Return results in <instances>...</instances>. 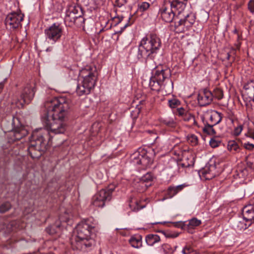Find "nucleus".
I'll use <instances>...</instances> for the list:
<instances>
[{
  "label": "nucleus",
  "instance_id": "1",
  "mask_svg": "<svg viewBox=\"0 0 254 254\" xmlns=\"http://www.w3.org/2000/svg\"><path fill=\"white\" fill-rule=\"evenodd\" d=\"M70 107V101L64 97L48 100L45 103L46 112L42 115V122L46 129L35 130L28 148L32 158H38L46 149L48 139L51 134H64L67 129L66 120Z\"/></svg>",
  "mask_w": 254,
  "mask_h": 254
},
{
  "label": "nucleus",
  "instance_id": "2",
  "mask_svg": "<svg viewBox=\"0 0 254 254\" xmlns=\"http://www.w3.org/2000/svg\"><path fill=\"white\" fill-rule=\"evenodd\" d=\"M94 231L95 227L90 224L89 220L79 223L70 240L72 249L85 250L94 246L95 244Z\"/></svg>",
  "mask_w": 254,
  "mask_h": 254
},
{
  "label": "nucleus",
  "instance_id": "3",
  "mask_svg": "<svg viewBox=\"0 0 254 254\" xmlns=\"http://www.w3.org/2000/svg\"><path fill=\"white\" fill-rule=\"evenodd\" d=\"M161 46V40L156 34H148L140 42L137 57L138 59L154 60L159 54Z\"/></svg>",
  "mask_w": 254,
  "mask_h": 254
},
{
  "label": "nucleus",
  "instance_id": "4",
  "mask_svg": "<svg viewBox=\"0 0 254 254\" xmlns=\"http://www.w3.org/2000/svg\"><path fill=\"white\" fill-rule=\"evenodd\" d=\"M97 79L96 67L93 64L87 65L80 70L79 80L81 81L76 88L79 96L89 94L94 88Z\"/></svg>",
  "mask_w": 254,
  "mask_h": 254
},
{
  "label": "nucleus",
  "instance_id": "5",
  "mask_svg": "<svg viewBox=\"0 0 254 254\" xmlns=\"http://www.w3.org/2000/svg\"><path fill=\"white\" fill-rule=\"evenodd\" d=\"M171 76L170 68L164 65L156 66L152 71L149 86L152 90L159 91L165 88L166 80H169Z\"/></svg>",
  "mask_w": 254,
  "mask_h": 254
},
{
  "label": "nucleus",
  "instance_id": "6",
  "mask_svg": "<svg viewBox=\"0 0 254 254\" xmlns=\"http://www.w3.org/2000/svg\"><path fill=\"white\" fill-rule=\"evenodd\" d=\"M115 189L114 184H110L105 189L101 190L92 197L91 204L96 207H103L107 202L111 200Z\"/></svg>",
  "mask_w": 254,
  "mask_h": 254
},
{
  "label": "nucleus",
  "instance_id": "7",
  "mask_svg": "<svg viewBox=\"0 0 254 254\" xmlns=\"http://www.w3.org/2000/svg\"><path fill=\"white\" fill-rule=\"evenodd\" d=\"M34 96V89L30 86H26L23 89L20 96L18 95L13 96L11 104L15 105L18 108H23L24 104L30 102Z\"/></svg>",
  "mask_w": 254,
  "mask_h": 254
},
{
  "label": "nucleus",
  "instance_id": "8",
  "mask_svg": "<svg viewBox=\"0 0 254 254\" xmlns=\"http://www.w3.org/2000/svg\"><path fill=\"white\" fill-rule=\"evenodd\" d=\"M11 125V130L10 131H7L9 132L8 137L9 138V141L20 140L27 135V129L20 124L18 118H13Z\"/></svg>",
  "mask_w": 254,
  "mask_h": 254
},
{
  "label": "nucleus",
  "instance_id": "9",
  "mask_svg": "<svg viewBox=\"0 0 254 254\" xmlns=\"http://www.w3.org/2000/svg\"><path fill=\"white\" fill-rule=\"evenodd\" d=\"M63 32V27L58 23H54L44 30L46 41L51 44L60 40Z\"/></svg>",
  "mask_w": 254,
  "mask_h": 254
},
{
  "label": "nucleus",
  "instance_id": "10",
  "mask_svg": "<svg viewBox=\"0 0 254 254\" xmlns=\"http://www.w3.org/2000/svg\"><path fill=\"white\" fill-rule=\"evenodd\" d=\"M24 14L20 11L12 12L7 15L5 19V24L7 29L14 30L21 27V22L23 20Z\"/></svg>",
  "mask_w": 254,
  "mask_h": 254
},
{
  "label": "nucleus",
  "instance_id": "11",
  "mask_svg": "<svg viewBox=\"0 0 254 254\" xmlns=\"http://www.w3.org/2000/svg\"><path fill=\"white\" fill-rule=\"evenodd\" d=\"M195 20V17L193 13H190L187 14L184 18L180 19L175 23V27L178 29L180 32H184L188 30L192 26Z\"/></svg>",
  "mask_w": 254,
  "mask_h": 254
},
{
  "label": "nucleus",
  "instance_id": "12",
  "mask_svg": "<svg viewBox=\"0 0 254 254\" xmlns=\"http://www.w3.org/2000/svg\"><path fill=\"white\" fill-rule=\"evenodd\" d=\"M78 8L74 6H71L66 10L64 22L68 26L71 27L73 25L79 26L80 25L76 22V18L77 17Z\"/></svg>",
  "mask_w": 254,
  "mask_h": 254
},
{
  "label": "nucleus",
  "instance_id": "13",
  "mask_svg": "<svg viewBox=\"0 0 254 254\" xmlns=\"http://www.w3.org/2000/svg\"><path fill=\"white\" fill-rule=\"evenodd\" d=\"M158 13L163 21L168 23L173 21L175 14L174 10L170 7V3L165 1L160 9Z\"/></svg>",
  "mask_w": 254,
  "mask_h": 254
},
{
  "label": "nucleus",
  "instance_id": "14",
  "mask_svg": "<svg viewBox=\"0 0 254 254\" xmlns=\"http://www.w3.org/2000/svg\"><path fill=\"white\" fill-rule=\"evenodd\" d=\"M213 95L212 93L207 89H203L199 92L197 96L198 104L201 106H207L211 103Z\"/></svg>",
  "mask_w": 254,
  "mask_h": 254
},
{
  "label": "nucleus",
  "instance_id": "15",
  "mask_svg": "<svg viewBox=\"0 0 254 254\" xmlns=\"http://www.w3.org/2000/svg\"><path fill=\"white\" fill-rule=\"evenodd\" d=\"M242 215L251 224L254 222V199L243 208Z\"/></svg>",
  "mask_w": 254,
  "mask_h": 254
},
{
  "label": "nucleus",
  "instance_id": "16",
  "mask_svg": "<svg viewBox=\"0 0 254 254\" xmlns=\"http://www.w3.org/2000/svg\"><path fill=\"white\" fill-rule=\"evenodd\" d=\"M232 227L236 231H242L248 228L251 224L244 217H239L233 220Z\"/></svg>",
  "mask_w": 254,
  "mask_h": 254
},
{
  "label": "nucleus",
  "instance_id": "17",
  "mask_svg": "<svg viewBox=\"0 0 254 254\" xmlns=\"http://www.w3.org/2000/svg\"><path fill=\"white\" fill-rule=\"evenodd\" d=\"M205 116L208 118L207 123L214 126L219 124L221 121L223 117L222 113L215 110L207 112Z\"/></svg>",
  "mask_w": 254,
  "mask_h": 254
},
{
  "label": "nucleus",
  "instance_id": "18",
  "mask_svg": "<svg viewBox=\"0 0 254 254\" xmlns=\"http://www.w3.org/2000/svg\"><path fill=\"white\" fill-rule=\"evenodd\" d=\"M188 0H173L172 1H166L170 3V6L174 10V12L178 10L180 13L185 7Z\"/></svg>",
  "mask_w": 254,
  "mask_h": 254
},
{
  "label": "nucleus",
  "instance_id": "19",
  "mask_svg": "<svg viewBox=\"0 0 254 254\" xmlns=\"http://www.w3.org/2000/svg\"><path fill=\"white\" fill-rule=\"evenodd\" d=\"M189 185L186 183L175 186H170L166 192L167 198H172L176 195L179 192L182 191L185 188L188 187Z\"/></svg>",
  "mask_w": 254,
  "mask_h": 254
},
{
  "label": "nucleus",
  "instance_id": "20",
  "mask_svg": "<svg viewBox=\"0 0 254 254\" xmlns=\"http://www.w3.org/2000/svg\"><path fill=\"white\" fill-rule=\"evenodd\" d=\"M246 94L249 96L250 100H254V80H252L248 81L244 86Z\"/></svg>",
  "mask_w": 254,
  "mask_h": 254
},
{
  "label": "nucleus",
  "instance_id": "21",
  "mask_svg": "<svg viewBox=\"0 0 254 254\" xmlns=\"http://www.w3.org/2000/svg\"><path fill=\"white\" fill-rule=\"evenodd\" d=\"M141 156L140 165H141L143 168L149 167L152 163L153 161L146 153L145 150L141 149Z\"/></svg>",
  "mask_w": 254,
  "mask_h": 254
},
{
  "label": "nucleus",
  "instance_id": "22",
  "mask_svg": "<svg viewBox=\"0 0 254 254\" xmlns=\"http://www.w3.org/2000/svg\"><path fill=\"white\" fill-rule=\"evenodd\" d=\"M129 242L132 247L138 249L142 246V237L139 235H134L130 238Z\"/></svg>",
  "mask_w": 254,
  "mask_h": 254
},
{
  "label": "nucleus",
  "instance_id": "23",
  "mask_svg": "<svg viewBox=\"0 0 254 254\" xmlns=\"http://www.w3.org/2000/svg\"><path fill=\"white\" fill-rule=\"evenodd\" d=\"M140 201L137 200L136 198H132L129 203L130 209L133 211L136 212L144 208L145 206L140 204Z\"/></svg>",
  "mask_w": 254,
  "mask_h": 254
},
{
  "label": "nucleus",
  "instance_id": "24",
  "mask_svg": "<svg viewBox=\"0 0 254 254\" xmlns=\"http://www.w3.org/2000/svg\"><path fill=\"white\" fill-rule=\"evenodd\" d=\"M201 224V221L196 218H192L188 221L187 226L190 233H192L193 230Z\"/></svg>",
  "mask_w": 254,
  "mask_h": 254
},
{
  "label": "nucleus",
  "instance_id": "25",
  "mask_svg": "<svg viewBox=\"0 0 254 254\" xmlns=\"http://www.w3.org/2000/svg\"><path fill=\"white\" fill-rule=\"evenodd\" d=\"M160 240V238L157 235L149 234L146 237V242L149 246H153L155 243L159 242Z\"/></svg>",
  "mask_w": 254,
  "mask_h": 254
},
{
  "label": "nucleus",
  "instance_id": "26",
  "mask_svg": "<svg viewBox=\"0 0 254 254\" xmlns=\"http://www.w3.org/2000/svg\"><path fill=\"white\" fill-rule=\"evenodd\" d=\"M184 121L189 122L190 126H197L194 117L189 112H187L183 117Z\"/></svg>",
  "mask_w": 254,
  "mask_h": 254
},
{
  "label": "nucleus",
  "instance_id": "27",
  "mask_svg": "<svg viewBox=\"0 0 254 254\" xmlns=\"http://www.w3.org/2000/svg\"><path fill=\"white\" fill-rule=\"evenodd\" d=\"M141 153L140 151L134 152L130 156V160L134 165H140L141 161Z\"/></svg>",
  "mask_w": 254,
  "mask_h": 254
},
{
  "label": "nucleus",
  "instance_id": "28",
  "mask_svg": "<svg viewBox=\"0 0 254 254\" xmlns=\"http://www.w3.org/2000/svg\"><path fill=\"white\" fill-rule=\"evenodd\" d=\"M214 126V125L206 123V124H204V127L203 128V132L209 135H216L217 133L215 129L213 128Z\"/></svg>",
  "mask_w": 254,
  "mask_h": 254
},
{
  "label": "nucleus",
  "instance_id": "29",
  "mask_svg": "<svg viewBox=\"0 0 254 254\" xmlns=\"http://www.w3.org/2000/svg\"><path fill=\"white\" fill-rule=\"evenodd\" d=\"M228 149L233 153L237 152L240 150L238 144L235 141H230L228 142Z\"/></svg>",
  "mask_w": 254,
  "mask_h": 254
},
{
  "label": "nucleus",
  "instance_id": "30",
  "mask_svg": "<svg viewBox=\"0 0 254 254\" xmlns=\"http://www.w3.org/2000/svg\"><path fill=\"white\" fill-rule=\"evenodd\" d=\"M14 222H11L7 224H4L1 228V231L5 234H8L14 230L13 226L14 225Z\"/></svg>",
  "mask_w": 254,
  "mask_h": 254
},
{
  "label": "nucleus",
  "instance_id": "31",
  "mask_svg": "<svg viewBox=\"0 0 254 254\" xmlns=\"http://www.w3.org/2000/svg\"><path fill=\"white\" fill-rule=\"evenodd\" d=\"M177 247H172L168 244H164L162 246V249L166 254H172L175 251Z\"/></svg>",
  "mask_w": 254,
  "mask_h": 254
},
{
  "label": "nucleus",
  "instance_id": "32",
  "mask_svg": "<svg viewBox=\"0 0 254 254\" xmlns=\"http://www.w3.org/2000/svg\"><path fill=\"white\" fill-rule=\"evenodd\" d=\"M188 141L191 144L192 146H195L198 143L197 137L193 134H189L187 136Z\"/></svg>",
  "mask_w": 254,
  "mask_h": 254
},
{
  "label": "nucleus",
  "instance_id": "33",
  "mask_svg": "<svg viewBox=\"0 0 254 254\" xmlns=\"http://www.w3.org/2000/svg\"><path fill=\"white\" fill-rule=\"evenodd\" d=\"M11 207V204L9 202H5L0 206V213H4L8 211Z\"/></svg>",
  "mask_w": 254,
  "mask_h": 254
},
{
  "label": "nucleus",
  "instance_id": "34",
  "mask_svg": "<svg viewBox=\"0 0 254 254\" xmlns=\"http://www.w3.org/2000/svg\"><path fill=\"white\" fill-rule=\"evenodd\" d=\"M180 101L176 98H173L168 101V105L171 108H177L180 105Z\"/></svg>",
  "mask_w": 254,
  "mask_h": 254
},
{
  "label": "nucleus",
  "instance_id": "35",
  "mask_svg": "<svg viewBox=\"0 0 254 254\" xmlns=\"http://www.w3.org/2000/svg\"><path fill=\"white\" fill-rule=\"evenodd\" d=\"M243 129V125L241 124H238L237 126L234 127L233 134L235 136L239 135Z\"/></svg>",
  "mask_w": 254,
  "mask_h": 254
},
{
  "label": "nucleus",
  "instance_id": "36",
  "mask_svg": "<svg viewBox=\"0 0 254 254\" xmlns=\"http://www.w3.org/2000/svg\"><path fill=\"white\" fill-rule=\"evenodd\" d=\"M214 168V166H211L210 168H209V171H207V168H205L203 172H202V174L204 175H205L207 179H209L210 178H211L213 177L215 175L213 173H211V172L212 171V169Z\"/></svg>",
  "mask_w": 254,
  "mask_h": 254
},
{
  "label": "nucleus",
  "instance_id": "37",
  "mask_svg": "<svg viewBox=\"0 0 254 254\" xmlns=\"http://www.w3.org/2000/svg\"><path fill=\"white\" fill-rule=\"evenodd\" d=\"M163 122L167 126L172 128L175 127L177 125L176 122L173 119H165Z\"/></svg>",
  "mask_w": 254,
  "mask_h": 254
},
{
  "label": "nucleus",
  "instance_id": "38",
  "mask_svg": "<svg viewBox=\"0 0 254 254\" xmlns=\"http://www.w3.org/2000/svg\"><path fill=\"white\" fill-rule=\"evenodd\" d=\"M150 6V4L147 2H142L138 5V10L140 12L146 11Z\"/></svg>",
  "mask_w": 254,
  "mask_h": 254
},
{
  "label": "nucleus",
  "instance_id": "39",
  "mask_svg": "<svg viewBox=\"0 0 254 254\" xmlns=\"http://www.w3.org/2000/svg\"><path fill=\"white\" fill-rule=\"evenodd\" d=\"M213 97H215L219 100L221 99L223 97V92L220 89L217 88L214 91Z\"/></svg>",
  "mask_w": 254,
  "mask_h": 254
},
{
  "label": "nucleus",
  "instance_id": "40",
  "mask_svg": "<svg viewBox=\"0 0 254 254\" xmlns=\"http://www.w3.org/2000/svg\"><path fill=\"white\" fill-rule=\"evenodd\" d=\"M221 142L214 138H211L209 141V144L212 148L218 147L220 144Z\"/></svg>",
  "mask_w": 254,
  "mask_h": 254
},
{
  "label": "nucleus",
  "instance_id": "41",
  "mask_svg": "<svg viewBox=\"0 0 254 254\" xmlns=\"http://www.w3.org/2000/svg\"><path fill=\"white\" fill-rule=\"evenodd\" d=\"M70 216L71 215L66 212L64 215L60 216L59 219L61 222H67L70 218Z\"/></svg>",
  "mask_w": 254,
  "mask_h": 254
},
{
  "label": "nucleus",
  "instance_id": "42",
  "mask_svg": "<svg viewBox=\"0 0 254 254\" xmlns=\"http://www.w3.org/2000/svg\"><path fill=\"white\" fill-rule=\"evenodd\" d=\"M242 146L244 148L249 151H252L254 149V144L249 142L242 143Z\"/></svg>",
  "mask_w": 254,
  "mask_h": 254
},
{
  "label": "nucleus",
  "instance_id": "43",
  "mask_svg": "<svg viewBox=\"0 0 254 254\" xmlns=\"http://www.w3.org/2000/svg\"><path fill=\"white\" fill-rule=\"evenodd\" d=\"M193 252L192 248L190 246H186L182 250L183 254H190Z\"/></svg>",
  "mask_w": 254,
  "mask_h": 254
},
{
  "label": "nucleus",
  "instance_id": "44",
  "mask_svg": "<svg viewBox=\"0 0 254 254\" xmlns=\"http://www.w3.org/2000/svg\"><path fill=\"white\" fill-rule=\"evenodd\" d=\"M177 112L179 116L183 117L187 112L184 108H178Z\"/></svg>",
  "mask_w": 254,
  "mask_h": 254
},
{
  "label": "nucleus",
  "instance_id": "45",
  "mask_svg": "<svg viewBox=\"0 0 254 254\" xmlns=\"http://www.w3.org/2000/svg\"><path fill=\"white\" fill-rule=\"evenodd\" d=\"M77 17L76 18V22H78L80 25L78 26H82L83 23L84 22V18L81 16L80 14H78Z\"/></svg>",
  "mask_w": 254,
  "mask_h": 254
},
{
  "label": "nucleus",
  "instance_id": "46",
  "mask_svg": "<svg viewBox=\"0 0 254 254\" xmlns=\"http://www.w3.org/2000/svg\"><path fill=\"white\" fill-rule=\"evenodd\" d=\"M248 7L251 12H254V0H251L248 4Z\"/></svg>",
  "mask_w": 254,
  "mask_h": 254
},
{
  "label": "nucleus",
  "instance_id": "47",
  "mask_svg": "<svg viewBox=\"0 0 254 254\" xmlns=\"http://www.w3.org/2000/svg\"><path fill=\"white\" fill-rule=\"evenodd\" d=\"M127 2V0H116V5L119 7H121Z\"/></svg>",
  "mask_w": 254,
  "mask_h": 254
},
{
  "label": "nucleus",
  "instance_id": "48",
  "mask_svg": "<svg viewBox=\"0 0 254 254\" xmlns=\"http://www.w3.org/2000/svg\"><path fill=\"white\" fill-rule=\"evenodd\" d=\"M153 179L152 176L151 174L147 173L143 177L144 181H150Z\"/></svg>",
  "mask_w": 254,
  "mask_h": 254
},
{
  "label": "nucleus",
  "instance_id": "49",
  "mask_svg": "<svg viewBox=\"0 0 254 254\" xmlns=\"http://www.w3.org/2000/svg\"><path fill=\"white\" fill-rule=\"evenodd\" d=\"M113 20L114 22L116 23L115 24L117 25L120 23L123 20V17H121L119 16L115 17L113 18Z\"/></svg>",
  "mask_w": 254,
  "mask_h": 254
},
{
  "label": "nucleus",
  "instance_id": "50",
  "mask_svg": "<svg viewBox=\"0 0 254 254\" xmlns=\"http://www.w3.org/2000/svg\"><path fill=\"white\" fill-rule=\"evenodd\" d=\"M246 136L249 137L250 138H253L254 140V129L249 131L248 132V134H246Z\"/></svg>",
  "mask_w": 254,
  "mask_h": 254
},
{
  "label": "nucleus",
  "instance_id": "51",
  "mask_svg": "<svg viewBox=\"0 0 254 254\" xmlns=\"http://www.w3.org/2000/svg\"><path fill=\"white\" fill-rule=\"evenodd\" d=\"M46 231L47 232L49 233L50 235H53L55 233H56V232L54 230H52V227H48L47 229H46Z\"/></svg>",
  "mask_w": 254,
  "mask_h": 254
},
{
  "label": "nucleus",
  "instance_id": "52",
  "mask_svg": "<svg viewBox=\"0 0 254 254\" xmlns=\"http://www.w3.org/2000/svg\"><path fill=\"white\" fill-rule=\"evenodd\" d=\"M154 144H155V145L156 146V147H159L158 149H157V151H159L160 149V150L161 149L162 145V143H158L157 142V141H156L155 143H154Z\"/></svg>",
  "mask_w": 254,
  "mask_h": 254
},
{
  "label": "nucleus",
  "instance_id": "53",
  "mask_svg": "<svg viewBox=\"0 0 254 254\" xmlns=\"http://www.w3.org/2000/svg\"><path fill=\"white\" fill-rule=\"evenodd\" d=\"M181 165L182 166V167H188L191 165L190 163H186L185 162H183L181 164Z\"/></svg>",
  "mask_w": 254,
  "mask_h": 254
},
{
  "label": "nucleus",
  "instance_id": "54",
  "mask_svg": "<svg viewBox=\"0 0 254 254\" xmlns=\"http://www.w3.org/2000/svg\"><path fill=\"white\" fill-rule=\"evenodd\" d=\"M178 236V235H176V236L173 235H167L166 236L167 237H176Z\"/></svg>",
  "mask_w": 254,
  "mask_h": 254
},
{
  "label": "nucleus",
  "instance_id": "55",
  "mask_svg": "<svg viewBox=\"0 0 254 254\" xmlns=\"http://www.w3.org/2000/svg\"><path fill=\"white\" fill-rule=\"evenodd\" d=\"M230 57H231L230 54L229 53H228L227 54V57H226L227 59L228 60H229L230 59Z\"/></svg>",
  "mask_w": 254,
  "mask_h": 254
},
{
  "label": "nucleus",
  "instance_id": "56",
  "mask_svg": "<svg viewBox=\"0 0 254 254\" xmlns=\"http://www.w3.org/2000/svg\"><path fill=\"white\" fill-rule=\"evenodd\" d=\"M127 26V24H126L125 25V26L123 27V28L122 29V30L120 31V32H122V31L125 29Z\"/></svg>",
  "mask_w": 254,
  "mask_h": 254
},
{
  "label": "nucleus",
  "instance_id": "57",
  "mask_svg": "<svg viewBox=\"0 0 254 254\" xmlns=\"http://www.w3.org/2000/svg\"><path fill=\"white\" fill-rule=\"evenodd\" d=\"M237 46V49H239L240 46V44H238Z\"/></svg>",
  "mask_w": 254,
  "mask_h": 254
},
{
  "label": "nucleus",
  "instance_id": "58",
  "mask_svg": "<svg viewBox=\"0 0 254 254\" xmlns=\"http://www.w3.org/2000/svg\"><path fill=\"white\" fill-rule=\"evenodd\" d=\"M201 119L203 121H204V117H201Z\"/></svg>",
  "mask_w": 254,
  "mask_h": 254
},
{
  "label": "nucleus",
  "instance_id": "59",
  "mask_svg": "<svg viewBox=\"0 0 254 254\" xmlns=\"http://www.w3.org/2000/svg\"><path fill=\"white\" fill-rule=\"evenodd\" d=\"M56 227H58V228H60V225H59V224H57L56 225Z\"/></svg>",
  "mask_w": 254,
  "mask_h": 254
},
{
  "label": "nucleus",
  "instance_id": "60",
  "mask_svg": "<svg viewBox=\"0 0 254 254\" xmlns=\"http://www.w3.org/2000/svg\"><path fill=\"white\" fill-rule=\"evenodd\" d=\"M139 112V108H138L137 109V114H138Z\"/></svg>",
  "mask_w": 254,
  "mask_h": 254
},
{
  "label": "nucleus",
  "instance_id": "61",
  "mask_svg": "<svg viewBox=\"0 0 254 254\" xmlns=\"http://www.w3.org/2000/svg\"><path fill=\"white\" fill-rule=\"evenodd\" d=\"M54 254V253H51H51H48V254Z\"/></svg>",
  "mask_w": 254,
  "mask_h": 254
},
{
  "label": "nucleus",
  "instance_id": "62",
  "mask_svg": "<svg viewBox=\"0 0 254 254\" xmlns=\"http://www.w3.org/2000/svg\"><path fill=\"white\" fill-rule=\"evenodd\" d=\"M234 32V33H237V30L235 29Z\"/></svg>",
  "mask_w": 254,
  "mask_h": 254
},
{
  "label": "nucleus",
  "instance_id": "63",
  "mask_svg": "<svg viewBox=\"0 0 254 254\" xmlns=\"http://www.w3.org/2000/svg\"><path fill=\"white\" fill-rule=\"evenodd\" d=\"M235 52V50L232 49V52Z\"/></svg>",
  "mask_w": 254,
  "mask_h": 254
}]
</instances>
